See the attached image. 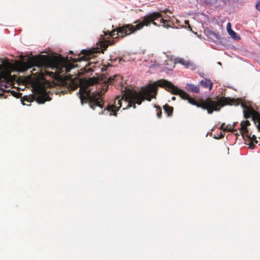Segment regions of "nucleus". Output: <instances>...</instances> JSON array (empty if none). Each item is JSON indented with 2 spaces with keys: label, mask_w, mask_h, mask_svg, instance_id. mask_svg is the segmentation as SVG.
I'll use <instances>...</instances> for the list:
<instances>
[{
  "label": "nucleus",
  "mask_w": 260,
  "mask_h": 260,
  "mask_svg": "<svg viewBox=\"0 0 260 260\" xmlns=\"http://www.w3.org/2000/svg\"><path fill=\"white\" fill-rule=\"evenodd\" d=\"M157 86L165 88L173 94L179 95L181 99L187 100L189 104L198 108L207 110L209 114H212L214 111H218L222 107L226 105V98L223 96L217 98V100L208 98L197 102L184 90L178 88L170 82L162 79L152 84H149L139 92H131L126 95L117 96L112 104H109L104 111L101 113L99 112V114L116 116L117 111L121 107H122L123 110H125L131 107L132 104L140 105L144 100L150 101L152 99L155 98Z\"/></svg>",
  "instance_id": "f257e3e1"
},
{
  "label": "nucleus",
  "mask_w": 260,
  "mask_h": 260,
  "mask_svg": "<svg viewBox=\"0 0 260 260\" xmlns=\"http://www.w3.org/2000/svg\"><path fill=\"white\" fill-rule=\"evenodd\" d=\"M17 66L20 72L36 67L37 69H34L31 73L40 79H43L45 75L55 79L58 78L60 75H64L75 67L61 56L50 58L45 55L33 56L26 61L19 62Z\"/></svg>",
  "instance_id": "f03ea898"
},
{
  "label": "nucleus",
  "mask_w": 260,
  "mask_h": 260,
  "mask_svg": "<svg viewBox=\"0 0 260 260\" xmlns=\"http://www.w3.org/2000/svg\"><path fill=\"white\" fill-rule=\"evenodd\" d=\"M158 18H160L159 21L160 23H162V26L163 27H168L165 24L167 21L162 18L160 13L159 12L150 13L144 16L141 21H139L137 22V24L135 25L128 24L119 27L116 30H114L111 31H108L107 32L103 31L104 35H101L102 38L100 42L101 43L100 46L104 48L103 50H105L110 44L108 41H107V44L106 43V40L110 38L111 37H113L115 35H117V37L122 38L125 36L130 35L136 30L141 29L144 26L149 25L151 23L155 26H158L155 22V20H157Z\"/></svg>",
  "instance_id": "7ed1b4c3"
},
{
  "label": "nucleus",
  "mask_w": 260,
  "mask_h": 260,
  "mask_svg": "<svg viewBox=\"0 0 260 260\" xmlns=\"http://www.w3.org/2000/svg\"><path fill=\"white\" fill-rule=\"evenodd\" d=\"M79 92L80 94V98L82 104L83 100L87 99L89 101V105L91 108L95 110V107L101 109L103 108L104 102L99 93L92 92L91 93L90 89L87 86H81Z\"/></svg>",
  "instance_id": "20e7f679"
},
{
  "label": "nucleus",
  "mask_w": 260,
  "mask_h": 260,
  "mask_svg": "<svg viewBox=\"0 0 260 260\" xmlns=\"http://www.w3.org/2000/svg\"><path fill=\"white\" fill-rule=\"evenodd\" d=\"M3 71L7 72L10 77L7 80L3 78L0 79V96H3L4 98H7L8 95H12L17 98H19V94L15 92L14 91H10L7 89L8 88L11 87L13 83V78L10 73L6 70L2 68Z\"/></svg>",
  "instance_id": "39448f33"
},
{
  "label": "nucleus",
  "mask_w": 260,
  "mask_h": 260,
  "mask_svg": "<svg viewBox=\"0 0 260 260\" xmlns=\"http://www.w3.org/2000/svg\"><path fill=\"white\" fill-rule=\"evenodd\" d=\"M243 113L245 118L251 117L252 120L255 124L258 123L257 127L260 131V114L252 108L247 106L244 108Z\"/></svg>",
  "instance_id": "423d86ee"
},
{
  "label": "nucleus",
  "mask_w": 260,
  "mask_h": 260,
  "mask_svg": "<svg viewBox=\"0 0 260 260\" xmlns=\"http://www.w3.org/2000/svg\"><path fill=\"white\" fill-rule=\"evenodd\" d=\"M176 63H179L184 66L190 68L191 70H194L196 69V66L194 64L189 61L185 60L182 58H177L175 59Z\"/></svg>",
  "instance_id": "0eeeda50"
},
{
  "label": "nucleus",
  "mask_w": 260,
  "mask_h": 260,
  "mask_svg": "<svg viewBox=\"0 0 260 260\" xmlns=\"http://www.w3.org/2000/svg\"><path fill=\"white\" fill-rule=\"evenodd\" d=\"M51 99L44 93V90H42L41 93L36 98V101L39 104H44L46 101H49Z\"/></svg>",
  "instance_id": "6e6552de"
},
{
  "label": "nucleus",
  "mask_w": 260,
  "mask_h": 260,
  "mask_svg": "<svg viewBox=\"0 0 260 260\" xmlns=\"http://www.w3.org/2000/svg\"><path fill=\"white\" fill-rule=\"evenodd\" d=\"M200 85L204 88L208 89L210 91L213 86V83L210 79L205 78L200 82Z\"/></svg>",
  "instance_id": "1a4fd4ad"
},
{
  "label": "nucleus",
  "mask_w": 260,
  "mask_h": 260,
  "mask_svg": "<svg viewBox=\"0 0 260 260\" xmlns=\"http://www.w3.org/2000/svg\"><path fill=\"white\" fill-rule=\"evenodd\" d=\"M185 88L189 92L196 93H198L200 92V87L199 85H196L191 83H187Z\"/></svg>",
  "instance_id": "9d476101"
},
{
  "label": "nucleus",
  "mask_w": 260,
  "mask_h": 260,
  "mask_svg": "<svg viewBox=\"0 0 260 260\" xmlns=\"http://www.w3.org/2000/svg\"><path fill=\"white\" fill-rule=\"evenodd\" d=\"M100 51L97 50L96 51L93 50H82L83 54L84 55V57L86 59H88L92 57V54L94 52H98Z\"/></svg>",
  "instance_id": "9b49d317"
},
{
  "label": "nucleus",
  "mask_w": 260,
  "mask_h": 260,
  "mask_svg": "<svg viewBox=\"0 0 260 260\" xmlns=\"http://www.w3.org/2000/svg\"><path fill=\"white\" fill-rule=\"evenodd\" d=\"M240 133L242 135H246L248 137H250V136L248 135V130L247 128V126L244 125V124H242V123H241V127L240 128Z\"/></svg>",
  "instance_id": "f8f14e48"
},
{
  "label": "nucleus",
  "mask_w": 260,
  "mask_h": 260,
  "mask_svg": "<svg viewBox=\"0 0 260 260\" xmlns=\"http://www.w3.org/2000/svg\"><path fill=\"white\" fill-rule=\"evenodd\" d=\"M229 34L230 35V36L234 39V40L238 41L240 40V37L238 35L234 30H231L230 32H229Z\"/></svg>",
  "instance_id": "ddd939ff"
},
{
  "label": "nucleus",
  "mask_w": 260,
  "mask_h": 260,
  "mask_svg": "<svg viewBox=\"0 0 260 260\" xmlns=\"http://www.w3.org/2000/svg\"><path fill=\"white\" fill-rule=\"evenodd\" d=\"M164 110L166 112H167L168 115H170L173 112V108L171 107H170L168 105H165L164 107Z\"/></svg>",
  "instance_id": "4468645a"
},
{
  "label": "nucleus",
  "mask_w": 260,
  "mask_h": 260,
  "mask_svg": "<svg viewBox=\"0 0 260 260\" xmlns=\"http://www.w3.org/2000/svg\"><path fill=\"white\" fill-rule=\"evenodd\" d=\"M249 138L252 140V142L249 144V147L251 149H253L255 146V144L253 143V141H254L255 143H257V141L256 140V137L254 135H253L252 138L250 137Z\"/></svg>",
  "instance_id": "2eb2a0df"
},
{
  "label": "nucleus",
  "mask_w": 260,
  "mask_h": 260,
  "mask_svg": "<svg viewBox=\"0 0 260 260\" xmlns=\"http://www.w3.org/2000/svg\"><path fill=\"white\" fill-rule=\"evenodd\" d=\"M224 123H222L219 127V129H222L223 132L220 133V136L219 137H215V138H216V139H220V138H223L224 137V128L225 127H224Z\"/></svg>",
  "instance_id": "dca6fc26"
},
{
  "label": "nucleus",
  "mask_w": 260,
  "mask_h": 260,
  "mask_svg": "<svg viewBox=\"0 0 260 260\" xmlns=\"http://www.w3.org/2000/svg\"><path fill=\"white\" fill-rule=\"evenodd\" d=\"M235 130L234 128V126H232L231 125H228L224 128V131H229V132H234Z\"/></svg>",
  "instance_id": "f3484780"
},
{
  "label": "nucleus",
  "mask_w": 260,
  "mask_h": 260,
  "mask_svg": "<svg viewBox=\"0 0 260 260\" xmlns=\"http://www.w3.org/2000/svg\"><path fill=\"white\" fill-rule=\"evenodd\" d=\"M95 83V80L92 78H90L86 81V85L88 86L92 85Z\"/></svg>",
  "instance_id": "a211bd4d"
},
{
  "label": "nucleus",
  "mask_w": 260,
  "mask_h": 260,
  "mask_svg": "<svg viewBox=\"0 0 260 260\" xmlns=\"http://www.w3.org/2000/svg\"><path fill=\"white\" fill-rule=\"evenodd\" d=\"M226 30L228 33L230 32L231 30H232L231 24V23L230 22H229L226 25Z\"/></svg>",
  "instance_id": "6ab92c4d"
},
{
  "label": "nucleus",
  "mask_w": 260,
  "mask_h": 260,
  "mask_svg": "<svg viewBox=\"0 0 260 260\" xmlns=\"http://www.w3.org/2000/svg\"><path fill=\"white\" fill-rule=\"evenodd\" d=\"M256 9L260 12V1H258L256 5H255Z\"/></svg>",
  "instance_id": "aec40b11"
},
{
  "label": "nucleus",
  "mask_w": 260,
  "mask_h": 260,
  "mask_svg": "<svg viewBox=\"0 0 260 260\" xmlns=\"http://www.w3.org/2000/svg\"><path fill=\"white\" fill-rule=\"evenodd\" d=\"M241 123H242V124H244V125L246 126L247 127L250 125V122L248 120H246V121H242L241 122Z\"/></svg>",
  "instance_id": "412c9836"
},
{
  "label": "nucleus",
  "mask_w": 260,
  "mask_h": 260,
  "mask_svg": "<svg viewBox=\"0 0 260 260\" xmlns=\"http://www.w3.org/2000/svg\"><path fill=\"white\" fill-rule=\"evenodd\" d=\"M157 115L158 118H160L161 115V109H158L157 110Z\"/></svg>",
  "instance_id": "4be33fe9"
},
{
  "label": "nucleus",
  "mask_w": 260,
  "mask_h": 260,
  "mask_svg": "<svg viewBox=\"0 0 260 260\" xmlns=\"http://www.w3.org/2000/svg\"><path fill=\"white\" fill-rule=\"evenodd\" d=\"M199 75L201 77H204V73H199Z\"/></svg>",
  "instance_id": "5701e85b"
},
{
  "label": "nucleus",
  "mask_w": 260,
  "mask_h": 260,
  "mask_svg": "<svg viewBox=\"0 0 260 260\" xmlns=\"http://www.w3.org/2000/svg\"><path fill=\"white\" fill-rule=\"evenodd\" d=\"M175 99H176V97L175 96H172V100L174 101V100H175Z\"/></svg>",
  "instance_id": "b1692460"
},
{
  "label": "nucleus",
  "mask_w": 260,
  "mask_h": 260,
  "mask_svg": "<svg viewBox=\"0 0 260 260\" xmlns=\"http://www.w3.org/2000/svg\"><path fill=\"white\" fill-rule=\"evenodd\" d=\"M237 122H234L232 126H234V128L235 127Z\"/></svg>",
  "instance_id": "393cba45"
},
{
  "label": "nucleus",
  "mask_w": 260,
  "mask_h": 260,
  "mask_svg": "<svg viewBox=\"0 0 260 260\" xmlns=\"http://www.w3.org/2000/svg\"><path fill=\"white\" fill-rule=\"evenodd\" d=\"M111 79H112L111 78H110V79H109V82H110V83H112V82H113V81L111 80Z\"/></svg>",
  "instance_id": "a878e982"
},
{
  "label": "nucleus",
  "mask_w": 260,
  "mask_h": 260,
  "mask_svg": "<svg viewBox=\"0 0 260 260\" xmlns=\"http://www.w3.org/2000/svg\"><path fill=\"white\" fill-rule=\"evenodd\" d=\"M218 63V64L221 65V63L220 62H219Z\"/></svg>",
  "instance_id": "bb28decb"
}]
</instances>
